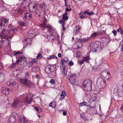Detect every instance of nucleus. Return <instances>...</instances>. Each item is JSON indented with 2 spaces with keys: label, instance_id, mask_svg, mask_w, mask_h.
<instances>
[{
  "label": "nucleus",
  "instance_id": "nucleus-1",
  "mask_svg": "<svg viewBox=\"0 0 123 123\" xmlns=\"http://www.w3.org/2000/svg\"><path fill=\"white\" fill-rule=\"evenodd\" d=\"M43 21L42 22V23L40 24L41 26L43 28H47L48 32L49 33V34L51 37H52L53 36V33L55 32V31L53 29H52V26L50 25H47L46 24L47 23L46 19L44 16L43 18Z\"/></svg>",
  "mask_w": 123,
  "mask_h": 123
},
{
  "label": "nucleus",
  "instance_id": "nucleus-2",
  "mask_svg": "<svg viewBox=\"0 0 123 123\" xmlns=\"http://www.w3.org/2000/svg\"><path fill=\"white\" fill-rule=\"evenodd\" d=\"M91 49L93 50L94 51L99 52L102 49L101 45L100 42L98 41L94 42L90 44Z\"/></svg>",
  "mask_w": 123,
  "mask_h": 123
},
{
  "label": "nucleus",
  "instance_id": "nucleus-3",
  "mask_svg": "<svg viewBox=\"0 0 123 123\" xmlns=\"http://www.w3.org/2000/svg\"><path fill=\"white\" fill-rule=\"evenodd\" d=\"M92 81L90 80H85L82 83V89L87 91H89L91 90L92 85Z\"/></svg>",
  "mask_w": 123,
  "mask_h": 123
},
{
  "label": "nucleus",
  "instance_id": "nucleus-4",
  "mask_svg": "<svg viewBox=\"0 0 123 123\" xmlns=\"http://www.w3.org/2000/svg\"><path fill=\"white\" fill-rule=\"evenodd\" d=\"M97 84L98 88L99 89H103L106 86V81L101 77L97 79Z\"/></svg>",
  "mask_w": 123,
  "mask_h": 123
},
{
  "label": "nucleus",
  "instance_id": "nucleus-5",
  "mask_svg": "<svg viewBox=\"0 0 123 123\" xmlns=\"http://www.w3.org/2000/svg\"><path fill=\"white\" fill-rule=\"evenodd\" d=\"M40 6L41 9H39L36 12L37 14L39 17H40L42 16L45 13L44 9L46 7L45 3L43 2L40 4Z\"/></svg>",
  "mask_w": 123,
  "mask_h": 123
},
{
  "label": "nucleus",
  "instance_id": "nucleus-6",
  "mask_svg": "<svg viewBox=\"0 0 123 123\" xmlns=\"http://www.w3.org/2000/svg\"><path fill=\"white\" fill-rule=\"evenodd\" d=\"M25 77V79H24L23 78L20 79L19 81L25 85L28 86H30L31 85L32 83L30 81L28 80L29 77V74L28 72L26 73Z\"/></svg>",
  "mask_w": 123,
  "mask_h": 123
},
{
  "label": "nucleus",
  "instance_id": "nucleus-7",
  "mask_svg": "<svg viewBox=\"0 0 123 123\" xmlns=\"http://www.w3.org/2000/svg\"><path fill=\"white\" fill-rule=\"evenodd\" d=\"M16 64L24 67L26 66L27 62L25 58L23 57H20L19 59L17 61Z\"/></svg>",
  "mask_w": 123,
  "mask_h": 123
},
{
  "label": "nucleus",
  "instance_id": "nucleus-8",
  "mask_svg": "<svg viewBox=\"0 0 123 123\" xmlns=\"http://www.w3.org/2000/svg\"><path fill=\"white\" fill-rule=\"evenodd\" d=\"M33 95L31 93H29L24 99L25 103L26 104H30L33 100Z\"/></svg>",
  "mask_w": 123,
  "mask_h": 123
},
{
  "label": "nucleus",
  "instance_id": "nucleus-9",
  "mask_svg": "<svg viewBox=\"0 0 123 123\" xmlns=\"http://www.w3.org/2000/svg\"><path fill=\"white\" fill-rule=\"evenodd\" d=\"M55 66L47 65L45 68V71L48 74H50L51 72H53L54 71Z\"/></svg>",
  "mask_w": 123,
  "mask_h": 123
},
{
  "label": "nucleus",
  "instance_id": "nucleus-10",
  "mask_svg": "<svg viewBox=\"0 0 123 123\" xmlns=\"http://www.w3.org/2000/svg\"><path fill=\"white\" fill-rule=\"evenodd\" d=\"M102 43L103 45H106L111 41V38L109 37H102L101 39Z\"/></svg>",
  "mask_w": 123,
  "mask_h": 123
},
{
  "label": "nucleus",
  "instance_id": "nucleus-11",
  "mask_svg": "<svg viewBox=\"0 0 123 123\" xmlns=\"http://www.w3.org/2000/svg\"><path fill=\"white\" fill-rule=\"evenodd\" d=\"M12 114L13 115H11L8 119V123H15L16 120L15 117L17 114L15 112H14L12 113Z\"/></svg>",
  "mask_w": 123,
  "mask_h": 123
},
{
  "label": "nucleus",
  "instance_id": "nucleus-12",
  "mask_svg": "<svg viewBox=\"0 0 123 123\" xmlns=\"http://www.w3.org/2000/svg\"><path fill=\"white\" fill-rule=\"evenodd\" d=\"M21 104V102L19 99H15L14 100L12 106L14 108H18L22 105Z\"/></svg>",
  "mask_w": 123,
  "mask_h": 123
},
{
  "label": "nucleus",
  "instance_id": "nucleus-13",
  "mask_svg": "<svg viewBox=\"0 0 123 123\" xmlns=\"http://www.w3.org/2000/svg\"><path fill=\"white\" fill-rule=\"evenodd\" d=\"M8 20L5 18L0 19V30L3 26H6L8 24Z\"/></svg>",
  "mask_w": 123,
  "mask_h": 123
},
{
  "label": "nucleus",
  "instance_id": "nucleus-14",
  "mask_svg": "<svg viewBox=\"0 0 123 123\" xmlns=\"http://www.w3.org/2000/svg\"><path fill=\"white\" fill-rule=\"evenodd\" d=\"M91 39V37H87L86 38H83L81 39H80L78 41V43H80V45H79V48H80L83 45V43L88 42Z\"/></svg>",
  "mask_w": 123,
  "mask_h": 123
},
{
  "label": "nucleus",
  "instance_id": "nucleus-15",
  "mask_svg": "<svg viewBox=\"0 0 123 123\" xmlns=\"http://www.w3.org/2000/svg\"><path fill=\"white\" fill-rule=\"evenodd\" d=\"M76 75L75 74L71 75L68 80V82L72 85L74 84L75 82V78Z\"/></svg>",
  "mask_w": 123,
  "mask_h": 123
},
{
  "label": "nucleus",
  "instance_id": "nucleus-16",
  "mask_svg": "<svg viewBox=\"0 0 123 123\" xmlns=\"http://www.w3.org/2000/svg\"><path fill=\"white\" fill-rule=\"evenodd\" d=\"M7 31V30L6 29V28H4L2 30V33L0 34V38H6V37H8L9 38H11L13 37L12 35H11V36L8 37L7 36H6L4 34V32H5Z\"/></svg>",
  "mask_w": 123,
  "mask_h": 123
},
{
  "label": "nucleus",
  "instance_id": "nucleus-17",
  "mask_svg": "<svg viewBox=\"0 0 123 123\" xmlns=\"http://www.w3.org/2000/svg\"><path fill=\"white\" fill-rule=\"evenodd\" d=\"M16 83L15 80L10 79L6 82V85L8 86H13L16 85Z\"/></svg>",
  "mask_w": 123,
  "mask_h": 123
},
{
  "label": "nucleus",
  "instance_id": "nucleus-18",
  "mask_svg": "<svg viewBox=\"0 0 123 123\" xmlns=\"http://www.w3.org/2000/svg\"><path fill=\"white\" fill-rule=\"evenodd\" d=\"M36 31L35 29H31L28 31V34L30 37H33L35 36Z\"/></svg>",
  "mask_w": 123,
  "mask_h": 123
},
{
  "label": "nucleus",
  "instance_id": "nucleus-19",
  "mask_svg": "<svg viewBox=\"0 0 123 123\" xmlns=\"http://www.w3.org/2000/svg\"><path fill=\"white\" fill-rule=\"evenodd\" d=\"M100 75L101 76H103L104 77H106V79H108V76H109L110 73H108L107 70H105L102 71L100 74Z\"/></svg>",
  "mask_w": 123,
  "mask_h": 123
},
{
  "label": "nucleus",
  "instance_id": "nucleus-20",
  "mask_svg": "<svg viewBox=\"0 0 123 123\" xmlns=\"http://www.w3.org/2000/svg\"><path fill=\"white\" fill-rule=\"evenodd\" d=\"M28 120L24 116H20L19 119V123H27Z\"/></svg>",
  "mask_w": 123,
  "mask_h": 123
},
{
  "label": "nucleus",
  "instance_id": "nucleus-21",
  "mask_svg": "<svg viewBox=\"0 0 123 123\" xmlns=\"http://www.w3.org/2000/svg\"><path fill=\"white\" fill-rule=\"evenodd\" d=\"M80 28L81 27L79 25H77L74 28V31L75 34H77L79 32Z\"/></svg>",
  "mask_w": 123,
  "mask_h": 123
},
{
  "label": "nucleus",
  "instance_id": "nucleus-22",
  "mask_svg": "<svg viewBox=\"0 0 123 123\" xmlns=\"http://www.w3.org/2000/svg\"><path fill=\"white\" fill-rule=\"evenodd\" d=\"M29 4L27 0H24L22 2L21 5L22 7L24 8H26Z\"/></svg>",
  "mask_w": 123,
  "mask_h": 123
},
{
  "label": "nucleus",
  "instance_id": "nucleus-23",
  "mask_svg": "<svg viewBox=\"0 0 123 123\" xmlns=\"http://www.w3.org/2000/svg\"><path fill=\"white\" fill-rule=\"evenodd\" d=\"M1 92L2 94L4 95L7 94H8V92L7 89L5 87H4L2 88L1 89Z\"/></svg>",
  "mask_w": 123,
  "mask_h": 123
},
{
  "label": "nucleus",
  "instance_id": "nucleus-24",
  "mask_svg": "<svg viewBox=\"0 0 123 123\" xmlns=\"http://www.w3.org/2000/svg\"><path fill=\"white\" fill-rule=\"evenodd\" d=\"M5 76L4 73L0 72V82H2L5 80Z\"/></svg>",
  "mask_w": 123,
  "mask_h": 123
},
{
  "label": "nucleus",
  "instance_id": "nucleus-25",
  "mask_svg": "<svg viewBox=\"0 0 123 123\" xmlns=\"http://www.w3.org/2000/svg\"><path fill=\"white\" fill-rule=\"evenodd\" d=\"M37 5L35 4L33 6L29 7V11L31 12H35L37 10Z\"/></svg>",
  "mask_w": 123,
  "mask_h": 123
},
{
  "label": "nucleus",
  "instance_id": "nucleus-26",
  "mask_svg": "<svg viewBox=\"0 0 123 123\" xmlns=\"http://www.w3.org/2000/svg\"><path fill=\"white\" fill-rule=\"evenodd\" d=\"M31 17V15L29 13L26 12L24 14V18L25 19H30Z\"/></svg>",
  "mask_w": 123,
  "mask_h": 123
},
{
  "label": "nucleus",
  "instance_id": "nucleus-27",
  "mask_svg": "<svg viewBox=\"0 0 123 123\" xmlns=\"http://www.w3.org/2000/svg\"><path fill=\"white\" fill-rule=\"evenodd\" d=\"M68 14L67 12H65L63 15L62 19L65 21L67 20L68 18Z\"/></svg>",
  "mask_w": 123,
  "mask_h": 123
},
{
  "label": "nucleus",
  "instance_id": "nucleus-28",
  "mask_svg": "<svg viewBox=\"0 0 123 123\" xmlns=\"http://www.w3.org/2000/svg\"><path fill=\"white\" fill-rule=\"evenodd\" d=\"M67 68L66 67L64 66L62 70V73L64 75H66L67 74Z\"/></svg>",
  "mask_w": 123,
  "mask_h": 123
},
{
  "label": "nucleus",
  "instance_id": "nucleus-29",
  "mask_svg": "<svg viewBox=\"0 0 123 123\" xmlns=\"http://www.w3.org/2000/svg\"><path fill=\"white\" fill-rule=\"evenodd\" d=\"M86 12H84L83 11H81L79 15L80 17L82 18H84L86 16Z\"/></svg>",
  "mask_w": 123,
  "mask_h": 123
},
{
  "label": "nucleus",
  "instance_id": "nucleus-30",
  "mask_svg": "<svg viewBox=\"0 0 123 123\" xmlns=\"http://www.w3.org/2000/svg\"><path fill=\"white\" fill-rule=\"evenodd\" d=\"M59 22L60 23L62 24L63 30L64 31H65L66 29L64 27V25L65 23V22L62 20H60L59 21Z\"/></svg>",
  "mask_w": 123,
  "mask_h": 123
},
{
  "label": "nucleus",
  "instance_id": "nucleus-31",
  "mask_svg": "<svg viewBox=\"0 0 123 123\" xmlns=\"http://www.w3.org/2000/svg\"><path fill=\"white\" fill-rule=\"evenodd\" d=\"M13 54L15 55H16V57L17 58L20 55V54H22V52L20 51H13Z\"/></svg>",
  "mask_w": 123,
  "mask_h": 123
},
{
  "label": "nucleus",
  "instance_id": "nucleus-32",
  "mask_svg": "<svg viewBox=\"0 0 123 123\" xmlns=\"http://www.w3.org/2000/svg\"><path fill=\"white\" fill-rule=\"evenodd\" d=\"M69 61L67 57H64L62 61V62L63 64L64 63H68V61Z\"/></svg>",
  "mask_w": 123,
  "mask_h": 123
},
{
  "label": "nucleus",
  "instance_id": "nucleus-33",
  "mask_svg": "<svg viewBox=\"0 0 123 123\" xmlns=\"http://www.w3.org/2000/svg\"><path fill=\"white\" fill-rule=\"evenodd\" d=\"M39 68H38L36 66H35L32 67L31 68V71L33 72H35L38 71V70L39 69Z\"/></svg>",
  "mask_w": 123,
  "mask_h": 123
},
{
  "label": "nucleus",
  "instance_id": "nucleus-34",
  "mask_svg": "<svg viewBox=\"0 0 123 123\" xmlns=\"http://www.w3.org/2000/svg\"><path fill=\"white\" fill-rule=\"evenodd\" d=\"M80 117L83 119L85 121H87L88 119L85 116L84 113H82L80 114Z\"/></svg>",
  "mask_w": 123,
  "mask_h": 123
},
{
  "label": "nucleus",
  "instance_id": "nucleus-35",
  "mask_svg": "<svg viewBox=\"0 0 123 123\" xmlns=\"http://www.w3.org/2000/svg\"><path fill=\"white\" fill-rule=\"evenodd\" d=\"M98 31L95 32L93 33L92 34L91 36V37L94 38H95L98 35Z\"/></svg>",
  "mask_w": 123,
  "mask_h": 123
},
{
  "label": "nucleus",
  "instance_id": "nucleus-36",
  "mask_svg": "<svg viewBox=\"0 0 123 123\" xmlns=\"http://www.w3.org/2000/svg\"><path fill=\"white\" fill-rule=\"evenodd\" d=\"M56 58V59L57 58V57L55 55H51L50 56L48 57H47L46 59V60H50L52 59H54Z\"/></svg>",
  "mask_w": 123,
  "mask_h": 123
},
{
  "label": "nucleus",
  "instance_id": "nucleus-37",
  "mask_svg": "<svg viewBox=\"0 0 123 123\" xmlns=\"http://www.w3.org/2000/svg\"><path fill=\"white\" fill-rule=\"evenodd\" d=\"M6 9L3 4L0 3V10L1 11H3L6 10Z\"/></svg>",
  "mask_w": 123,
  "mask_h": 123
},
{
  "label": "nucleus",
  "instance_id": "nucleus-38",
  "mask_svg": "<svg viewBox=\"0 0 123 123\" xmlns=\"http://www.w3.org/2000/svg\"><path fill=\"white\" fill-rule=\"evenodd\" d=\"M17 29H13L9 30L8 32L10 34H13L14 33L17 31Z\"/></svg>",
  "mask_w": 123,
  "mask_h": 123
},
{
  "label": "nucleus",
  "instance_id": "nucleus-39",
  "mask_svg": "<svg viewBox=\"0 0 123 123\" xmlns=\"http://www.w3.org/2000/svg\"><path fill=\"white\" fill-rule=\"evenodd\" d=\"M26 41L27 44L29 45H30L31 43L32 40L31 38H28L26 39Z\"/></svg>",
  "mask_w": 123,
  "mask_h": 123
},
{
  "label": "nucleus",
  "instance_id": "nucleus-40",
  "mask_svg": "<svg viewBox=\"0 0 123 123\" xmlns=\"http://www.w3.org/2000/svg\"><path fill=\"white\" fill-rule=\"evenodd\" d=\"M90 58L89 56L84 57L85 62H86L87 63H89V60H90Z\"/></svg>",
  "mask_w": 123,
  "mask_h": 123
},
{
  "label": "nucleus",
  "instance_id": "nucleus-41",
  "mask_svg": "<svg viewBox=\"0 0 123 123\" xmlns=\"http://www.w3.org/2000/svg\"><path fill=\"white\" fill-rule=\"evenodd\" d=\"M35 63L34 61H33L32 60L31 61H30L29 62V65H28L29 67H31L33 65V63Z\"/></svg>",
  "mask_w": 123,
  "mask_h": 123
},
{
  "label": "nucleus",
  "instance_id": "nucleus-42",
  "mask_svg": "<svg viewBox=\"0 0 123 123\" xmlns=\"http://www.w3.org/2000/svg\"><path fill=\"white\" fill-rule=\"evenodd\" d=\"M18 23L21 26H25L26 25V23H24L22 21H19Z\"/></svg>",
  "mask_w": 123,
  "mask_h": 123
},
{
  "label": "nucleus",
  "instance_id": "nucleus-43",
  "mask_svg": "<svg viewBox=\"0 0 123 123\" xmlns=\"http://www.w3.org/2000/svg\"><path fill=\"white\" fill-rule=\"evenodd\" d=\"M120 46H121L122 49L121 50L122 51H123V40H122L120 43Z\"/></svg>",
  "mask_w": 123,
  "mask_h": 123
},
{
  "label": "nucleus",
  "instance_id": "nucleus-44",
  "mask_svg": "<svg viewBox=\"0 0 123 123\" xmlns=\"http://www.w3.org/2000/svg\"><path fill=\"white\" fill-rule=\"evenodd\" d=\"M98 35H101L105 33L104 31L103 30H100L99 31H98Z\"/></svg>",
  "mask_w": 123,
  "mask_h": 123
},
{
  "label": "nucleus",
  "instance_id": "nucleus-45",
  "mask_svg": "<svg viewBox=\"0 0 123 123\" xmlns=\"http://www.w3.org/2000/svg\"><path fill=\"white\" fill-rule=\"evenodd\" d=\"M85 62V60H84V57L83 58L82 60H81V61H80L79 62V63L80 64V65H82L83 64V63Z\"/></svg>",
  "mask_w": 123,
  "mask_h": 123
},
{
  "label": "nucleus",
  "instance_id": "nucleus-46",
  "mask_svg": "<svg viewBox=\"0 0 123 123\" xmlns=\"http://www.w3.org/2000/svg\"><path fill=\"white\" fill-rule=\"evenodd\" d=\"M76 56L77 57H79L81 56V53L79 51L76 52Z\"/></svg>",
  "mask_w": 123,
  "mask_h": 123
},
{
  "label": "nucleus",
  "instance_id": "nucleus-47",
  "mask_svg": "<svg viewBox=\"0 0 123 123\" xmlns=\"http://www.w3.org/2000/svg\"><path fill=\"white\" fill-rule=\"evenodd\" d=\"M85 12H86V13L88 14L89 15H91L92 14H94V13L93 12H89L88 11H85Z\"/></svg>",
  "mask_w": 123,
  "mask_h": 123
},
{
  "label": "nucleus",
  "instance_id": "nucleus-48",
  "mask_svg": "<svg viewBox=\"0 0 123 123\" xmlns=\"http://www.w3.org/2000/svg\"><path fill=\"white\" fill-rule=\"evenodd\" d=\"M117 31L119 32H120V33L122 34V35L123 34V32L122 31V30L121 28H120L119 29H118Z\"/></svg>",
  "mask_w": 123,
  "mask_h": 123
},
{
  "label": "nucleus",
  "instance_id": "nucleus-49",
  "mask_svg": "<svg viewBox=\"0 0 123 123\" xmlns=\"http://www.w3.org/2000/svg\"><path fill=\"white\" fill-rule=\"evenodd\" d=\"M117 31L119 32H120V33L122 34V35L123 34V32L122 31V30L121 28H120L119 29H118Z\"/></svg>",
  "mask_w": 123,
  "mask_h": 123
},
{
  "label": "nucleus",
  "instance_id": "nucleus-50",
  "mask_svg": "<svg viewBox=\"0 0 123 123\" xmlns=\"http://www.w3.org/2000/svg\"><path fill=\"white\" fill-rule=\"evenodd\" d=\"M42 57V55L40 53L38 54L37 56V58L38 59H39Z\"/></svg>",
  "mask_w": 123,
  "mask_h": 123
},
{
  "label": "nucleus",
  "instance_id": "nucleus-51",
  "mask_svg": "<svg viewBox=\"0 0 123 123\" xmlns=\"http://www.w3.org/2000/svg\"><path fill=\"white\" fill-rule=\"evenodd\" d=\"M50 83L54 84L55 83V81L53 79H51L49 82Z\"/></svg>",
  "mask_w": 123,
  "mask_h": 123
},
{
  "label": "nucleus",
  "instance_id": "nucleus-52",
  "mask_svg": "<svg viewBox=\"0 0 123 123\" xmlns=\"http://www.w3.org/2000/svg\"><path fill=\"white\" fill-rule=\"evenodd\" d=\"M74 63L72 61H70L68 63V65L69 66H71L74 65Z\"/></svg>",
  "mask_w": 123,
  "mask_h": 123
},
{
  "label": "nucleus",
  "instance_id": "nucleus-53",
  "mask_svg": "<svg viewBox=\"0 0 123 123\" xmlns=\"http://www.w3.org/2000/svg\"><path fill=\"white\" fill-rule=\"evenodd\" d=\"M66 96V94L65 93V91L64 90H62V93L61 94L60 96Z\"/></svg>",
  "mask_w": 123,
  "mask_h": 123
},
{
  "label": "nucleus",
  "instance_id": "nucleus-54",
  "mask_svg": "<svg viewBox=\"0 0 123 123\" xmlns=\"http://www.w3.org/2000/svg\"><path fill=\"white\" fill-rule=\"evenodd\" d=\"M44 34V33L43 35V36L44 37H46L48 39L50 37V36L47 35L46 34H46Z\"/></svg>",
  "mask_w": 123,
  "mask_h": 123
},
{
  "label": "nucleus",
  "instance_id": "nucleus-55",
  "mask_svg": "<svg viewBox=\"0 0 123 123\" xmlns=\"http://www.w3.org/2000/svg\"><path fill=\"white\" fill-rule=\"evenodd\" d=\"M86 103V102H82L80 103V105L81 106H87V105H86L85 104ZM87 106H88L87 105Z\"/></svg>",
  "mask_w": 123,
  "mask_h": 123
},
{
  "label": "nucleus",
  "instance_id": "nucleus-56",
  "mask_svg": "<svg viewBox=\"0 0 123 123\" xmlns=\"http://www.w3.org/2000/svg\"><path fill=\"white\" fill-rule=\"evenodd\" d=\"M52 106L55 107V108L56 105L55 102V101H53L52 102Z\"/></svg>",
  "mask_w": 123,
  "mask_h": 123
},
{
  "label": "nucleus",
  "instance_id": "nucleus-57",
  "mask_svg": "<svg viewBox=\"0 0 123 123\" xmlns=\"http://www.w3.org/2000/svg\"><path fill=\"white\" fill-rule=\"evenodd\" d=\"M7 89L8 92V94L9 92H13V90L11 88H7Z\"/></svg>",
  "mask_w": 123,
  "mask_h": 123
},
{
  "label": "nucleus",
  "instance_id": "nucleus-58",
  "mask_svg": "<svg viewBox=\"0 0 123 123\" xmlns=\"http://www.w3.org/2000/svg\"><path fill=\"white\" fill-rule=\"evenodd\" d=\"M96 99L97 98L96 97H94L92 98L91 100H92V102H94L96 100Z\"/></svg>",
  "mask_w": 123,
  "mask_h": 123
},
{
  "label": "nucleus",
  "instance_id": "nucleus-59",
  "mask_svg": "<svg viewBox=\"0 0 123 123\" xmlns=\"http://www.w3.org/2000/svg\"><path fill=\"white\" fill-rule=\"evenodd\" d=\"M16 63H12L10 66V69H12L14 67Z\"/></svg>",
  "mask_w": 123,
  "mask_h": 123
},
{
  "label": "nucleus",
  "instance_id": "nucleus-60",
  "mask_svg": "<svg viewBox=\"0 0 123 123\" xmlns=\"http://www.w3.org/2000/svg\"><path fill=\"white\" fill-rule=\"evenodd\" d=\"M57 38L56 39V41L58 42V44H60V42L59 41V38L60 37V36L59 35L57 36Z\"/></svg>",
  "mask_w": 123,
  "mask_h": 123
},
{
  "label": "nucleus",
  "instance_id": "nucleus-61",
  "mask_svg": "<svg viewBox=\"0 0 123 123\" xmlns=\"http://www.w3.org/2000/svg\"><path fill=\"white\" fill-rule=\"evenodd\" d=\"M61 96V97H60L59 98V99L60 100H62L66 96Z\"/></svg>",
  "mask_w": 123,
  "mask_h": 123
},
{
  "label": "nucleus",
  "instance_id": "nucleus-62",
  "mask_svg": "<svg viewBox=\"0 0 123 123\" xmlns=\"http://www.w3.org/2000/svg\"><path fill=\"white\" fill-rule=\"evenodd\" d=\"M71 10L72 9L71 8L68 9V8H67L65 9V11L66 12H70L71 11Z\"/></svg>",
  "mask_w": 123,
  "mask_h": 123
},
{
  "label": "nucleus",
  "instance_id": "nucleus-63",
  "mask_svg": "<svg viewBox=\"0 0 123 123\" xmlns=\"http://www.w3.org/2000/svg\"><path fill=\"white\" fill-rule=\"evenodd\" d=\"M35 76L36 78L38 79V80H40V77L39 75L38 74H37L36 75H35Z\"/></svg>",
  "mask_w": 123,
  "mask_h": 123
},
{
  "label": "nucleus",
  "instance_id": "nucleus-64",
  "mask_svg": "<svg viewBox=\"0 0 123 123\" xmlns=\"http://www.w3.org/2000/svg\"><path fill=\"white\" fill-rule=\"evenodd\" d=\"M90 101L89 102H88V103H86H86L85 104L86 105H88V106H86L89 107L90 105Z\"/></svg>",
  "mask_w": 123,
  "mask_h": 123
}]
</instances>
